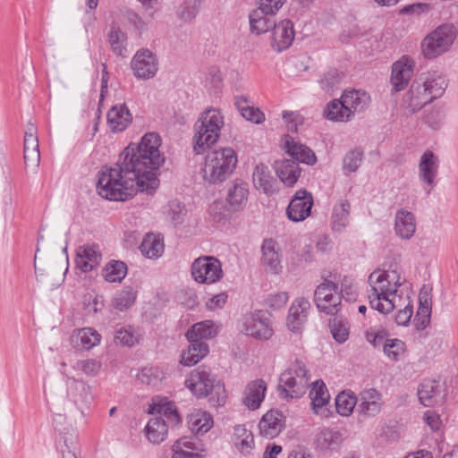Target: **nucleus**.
Wrapping results in <instances>:
<instances>
[{"mask_svg":"<svg viewBox=\"0 0 458 458\" xmlns=\"http://www.w3.org/2000/svg\"><path fill=\"white\" fill-rule=\"evenodd\" d=\"M253 183L258 190H261L266 195L271 196L277 191L276 180L271 175L269 168L264 164L255 166Z\"/></svg>","mask_w":458,"mask_h":458,"instance_id":"nucleus-24","label":"nucleus"},{"mask_svg":"<svg viewBox=\"0 0 458 458\" xmlns=\"http://www.w3.org/2000/svg\"><path fill=\"white\" fill-rule=\"evenodd\" d=\"M313 206L312 194L301 189L292 197L286 208L287 217L293 222H301L310 216Z\"/></svg>","mask_w":458,"mask_h":458,"instance_id":"nucleus-11","label":"nucleus"},{"mask_svg":"<svg viewBox=\"0 0 458 458\" xmlns=\"http://www.w3.org/2000/svg\"><path fill=\"white\" fill-rule=\"evenodd\" d=\"M415 61L409 55H403L392 64L391 85L393 91L403 90L409 84L414 72Z\"/></svg>","mask_w":458,"mask_h":458,"instance_id":"nucleus-12","label":"nucleus"},{"mask_svg":"<svg viewBox=\"0 0 458 458\" xmlns=\"http://www.w3.org/2000/svg\"><path fill=\"white\" fill-rule=\"evenodd\" d=\"M74 337L77 346L85 350H90L98 345L101 340L100 334L91 327L79 329Z\"/></svg>","mask_w":458,"mask_h":458,"instance_id":"nucleus-45","label":"nucleus"},{"mask_svg":"<svg viewBox=\"0 0 458 458\" xmlns=\"http://www.w3.org/2000/svg\"><path fill=\"white\" fill-rule=\"evenodd\" d=\"M195 135L193 138V150L197 155L206 152L213 144H215L220 134L217 133L213 139H208L211 135L208 128H194Z\"/></svg>","mask_w":458,"mask_h":458,"instance_id":"nucleus-46","label":"nucleus"},{"mask_svg":"<svg viewBox=\"0 0 458 458\" xmlns=\"http://www.w3.org/2000/svg\"><path fill=\"white\" fill-rule=\"evenodd\" d=\"M439 167V159L432 150H426L420 157L418 165L420 180L430 187L427 191L430 192L435 184Z\"/></svg>","mask_w":458,"mask_h":458,"instance_id":"nucleus-20","label":"nucleus"},{"mask_svg":"<svg viewBox=\"0 0 458 458\" xmlns=\"http://www.w3.org/2000/svg\"><path fill=\"white\" fill-rule=\"evenodd\" d=\"M324 117L333 122H347L352 118L351 111L346 107L343 98L330 101L324 109Z\"/></svg>","mask_w":458,"mask_h":458,"instance_id":"nucleus-35","label":"nucleus"},{"mask_svg":"<svg viewBox=\"0 0 458 458\" xmlns=\"http://www.w3.org/2000/svg\"><path fill=\"white\" fill-rule=\"evenodd\" d=\"M418 395L424 406L432 407L441 404L446 394L439 380L426 378L419 386Z\"/></svg>","mask_w":458,"mask_h":458,"instance_id":"nucleus-15","label":"nucleus"},{"mask_svg":"<svg viewBox=\"0 0 458 458\" xmlns=\"http://www.w3.org/2000/svg\"><path fill=\"white\" fill-rule=\"evenodd\" d=\"M358 404V396L352 391H343L335 398V408L341 416H349Z\"/></svg>","mask_w":458,"mask_h":458,"instance_id":"nucleus-47","label":"nucleus"},{"mask_svg":"<svg viewBox=\"0 0 458 458\" xmlns=\"http://www.w3.org/2000/svg\"><path fill=\"white\" fill-rule=\"evenodd\" d=\"M445 114L441 107L434 106L425 116V123L433 129H438L444 123Z\"/></svg>","mask_w":458,"mask_h":458,"instance_id":"nucleus-61","label":"nucleus"},{"mask_svg":"<svg viewBox=\"0 0 458 458\" xmlns=\"http://www.w3.org/2000/svg\"><path fill=\"white\" fill-rule=\"evenodd\" d=\"M75 369L82 370L88 376H96L101 369V363L96 360L89 359L78 360Z\"/></svg>","mask_w":458,"mask_h":458,"instance_id":"nucleus-63","label":"nucleus"},{"mask_svg":"<svg viewBox=\"0 0 458 458\" xmlns=\"http://www.w3.org/2000/svg\"><path fill=\"white\" fill-rule=\"evenodd\" d=\"M114 342L116 344L131 347L138 342V339L131 327H121L115 332Z\"/></svg>","mask_w":458,"mask_h":458,"instance_id":"nucleus-60","label":"nucleus"},{"mask_svg":"<svg viewBox=\"0 0 458 458\" xmlns=\"http://www.w3.org/2000/svg\"><path fill=\"white\" fill-rule=\"evenodd\" d=\"M341 97L346 107L351 111L352 117L355 113L366 110L370 103V96L363 90L345 89Z\"/></svg>","mask_w":458,"mask_h":458,"instance_id":"nucleus-27","label":"nucleus"},{"mask_svg":"<svg viewBox=\"0 0 458 458\" xmlns=\"http://www.w3.org/2000/svg\"><path fill=\"white\" fill-rule=\"evenodd\" d=\"M237 162V155L231 148L209 152L202 169L204 181L212 184L225 182L234 171Z\"/></svg>","mask_w":458,"mask_h":458,"instance_id":"nucleus-3","label":"nucleus"},{"mask_svg":"<svg viewBox=\"0 0 458 458\" xmlns=\"http://www.w3.org/2000/svg\"><path fill=\"white\" fill-rule=\"evenodd\" d=\"M310 398L316 414H318L319 411H324L323 408L328 403L330 396L323 381L317 380L313 383L310 391Z\"/></svg>","mask_w":458,"mask_h":458,"instance_id":"nucleus-42","label":"nucleus"},{"mask_svg":"<svg viewBox=\"0 0 458 458\" xmlns=\"http://www.w3.org/2000/svg\"><path fill=\"white\" fill-rule=\"evenodd\" d=\"M244 333L257 340H268L273 335L270 315L263 310H256L244 319Z\"/></svg>","mask_w":458,"mask_h":458,"instance_id":"nucleus-10","label":"nucleus"},{"mask_svg":"<svg viewBox=\"0 0 458 458\" xmlns=\"http://www.w3.org/2000/svg\"><path fill=\"white\" fill-rule=\"evenodd\" d=\"M274 167L281 182L288 187L293 186L301 175L299 164L292 159L277 160Z\"/></svg>","mask_w":458,"mask_h":458,"instance_id":"nucleus-26","label":"nucleus"},{"mask_svg":"<svg viewBox=\"0 0 458 458\" xmlns=\"http://www.w3.org/2000/svg\"><path fill=\"white\" fill-rule=\"evenodd\" d=\"M394 231L401 239L410 240L416 232L415 216L403 208L397 210L394 217Z\"/></svg>","mask_w":458,"mask_h":458,"instance_id":"nucleus-23","label":"nucleus"},{"mask_svg":"<svg viewBox=\"0 0 458 458\" xmlns=\"http://www.w3.org/2000/svg\"><path fill=\"white\" fill-rule=\"evenodd\" d=\"M456 38L457 30L453 24H441L422 39L421 54L426 59H436L451 49Z\"/></svg>","mask_w":458,"mask_h":458,"instance_id":"nucleus-6","label":"nucleus"},{"mask_svg":"<svg viewBox=\"0 0 458 458\" xmlns=\"http://www.w3.org/2000/svg\"><path fill=\"white\" fill-rule=\"evenodd\" d=\"M200 0H188L182 4L177 11L178 16L184 21L193 20L199 13Z\"/></svg>","mask_w":458,"mask_h":458,"instance_id":"nucleus-56","label":"nucleus"},{"mask_svg":"<svg viewBox=\"0 0 458 458\" xmlns=\"http://www.w3.org/2000/svg\"><path fill=\"white\" fill-rule=\"evenodd\" d=\"M339 284L326 277L314 292V302L318 310L327 315L335 316L342 308L341 296L338 293Z\"/></svg>","mask_w":458,"mask_h":458,"instance_id":"nucleus-8","label":"nucleus"},{"mask_svg":"<svg viewBox=\"0 0 458 458\" xmlns=\"http://www.w3.org/2000/svg\"><path fill=\"white\" fill-rule=\"evenodd\" d=\"M294 29L292 21L286 19L276 23L273 28L271 47L277 53L288 49L294 39Z\"/></svg>","mask_w":458,"mask_h":458,"instance_id":"nucleus-17","label":"nucleus"},{"mask_svg":"<svg viewBox=\"0 0 458 458\" xmlns=\"http://www.w3.org/2000/svg\"><path fill=\"white\" fill-rule=\"evenodd\" d=\"M142 255L148 259H157L164 252L163 239L154 233H147L140 246Z\"/></svg>","mask_w":458,"mask_h":458,"instance_id":"nucleus-41","label":"nucleus"},{"mask_svg":"<svg viewBox=\"0 0 458 458\" xmlns=\"http://www.w3.org/2000/svg\"><path fill=\"white\" fill-rule=\"evenodd\" d=\"M266 390L267 386L263 379H256L250 382L243 393V404L252 411L258 409L265 398Z\"/></svg>","mask_w":458,"mask_h":458,"instance_id":"nucleus-25","label":"nucleus"},{"mask_svg":"<svg viewBox=\"0 0 458 458\" xmlns=\"http://www.w3.org/2000/svg\"><path fill=\"white\" fill-rule=\"evenodd\" d=\"M379 272L384 276V279L386 280V284H391L396 294H399V288L406 283L405 277L403 276L396 269Z\"/></svg>","mask_w":458,"mask_h":458,"instance_id":"nucleus-62","label":"nucleus"},{"mask_svg":"<svg viewBox=\"0 0 458 458\" xmlns=\"http://www.w3.org/2000/svg\"><path fill=\"white\" fill-rule=\"evenodd\" d=\"M310 308L309 300L303 297L295 299L287 316V327L293 333H299L307 321L308 311Z\"/></svg>","mask_w":458,"mask_h":458,"instance_id":"nucleus-21","label":"nucleus"},{"mask_svg":"<svg viewBox=\"0 0 458 458\" xmlns=\"http://www.w3.org/2000/svg\"><path fill=\"white\" fill-rule=\"evenodd\" d=\"M406 350L405 343L400 339L389 338L384 344L383 352L391 360L398 361Z\"/></svg>","mask_w":458,"mask_h":458,"instance_id":"nucleus-52","label":"nucleus"},{"mask_svg":"<svg viewBox=\"0 0 458 458\" xmlns=\"http://www.w3.org/2000/svg\"><path fill=\"white\" fill-rule=\"evenodd\" d=\"M261 264L266 270L274 275L282 272L283 266L281 264L280 248L277 242L269 238L263 241L261 246Z\"/></svg>","mask_w":458,"mask_h":458,"instance_id":"nucleus-22","label":"nucleus"},{"mask_svg":"<svg viewBox=\"0 0 458 458\" xmlns=\"http://www.w3.org/2000/svg\"><path fill=\"white\" fill-rule=\"evenodd\" d=\"M343 442V435L338 430L324 428L317 436L316 443L321 450L335 451L339 449Z\"/></svg>","mask_w":458,"mask_h":458,"instance_id":"nucleus-36","label":"nucleus"},{"mask_svg":"<svg viewBox=\"0 0 458 458\" xmlns=\"http://www.w3.org/2000/svg\"><path fill=\"white\" fill-rule=\"evenodd\" d=\"M164 377L163 371L158 367L143 368L138 374V378L148 386L158 385Z\"/></svg>","mask_w":458,"mask_h":458,"instance_id":"nucleus-54","label":"nucleus"},{"mask_svg":"<svg viewBox=\"0 0 458 458\" xmlns=\"http://www.w3.org/2000/svg\"><path fill=\"white\" fill-rule=\"evenodd\" d=\"M152 409L157 411V413L160 415L159 417L164 416L168 423L172 425H177L181 422V417L174 402L165 400L158 404H155Z\"/></svg>","mask_w":458,"mask_h":458,"instance_id":"nucleus-51","label":"nucleus"},{"mask_svg":"<svg viewBox=\"0 0 458 458\" xmlns=\"http://www.w3.org/2000/svg\"><path fill=\"white\" fill-rule=\"evenodd\" d=\"M285 150L292 157V160L312 165L317 162L315 153L307 146L295 142L293 139H287L285 141Z\"/></svg>","mask_w":458,"mask_h":458,"instance_id":"nucleus-29","label":"nucleus"},{"mask_svg":"<svg viewBox=\"0 0 458 458\" xmlns=\"http://www.w3.org/2000/svg\"><path fill=\"white\" fill-rule=\"evenodd\" d=\"M107 42L115 55H125L127 36L117 25L111 26L107 33Z\"/></svg>","mask_w":458,"mask_h":458,"instance_id":"nucleus-43","label":"nucleus"},{"mask_svg":"<svg viewBox=\"0 0 458 458\" xmlns=\"http://www.w3.org/2000/svg\"><path fill=\"white\" fill-rule=\"evenodd\" d=\"M340 81L341 77L338 71L331 69L323 74L319 84L326 92L333 94L335 89L338 87Z\"/></svg>","mask_w":458,"mask_h":458,"instance_id":"nucleus-58","label":"nucleus"},{"mask_svg":"<svg viewBox=\"0 0 458 458\" xmlns=\"http://www.w3.org/2000/svg\"><path fill=\"white\" fill-rule=\"evenodd\" d=\"M136 298L137 291L127 286L115 293L112 300V305L115 310L123 311L134 304Z\"/></svg>","mask_w":458,"mask_h":458,"instance_id":"nucleus-48","label":"nucleus"},{"mask_svg":"<svg viewBox=\"0 0 458 458\" xmlns=\"http://www.w3.org/2000/svg\"><path fill=\"white\" fill-rule=\"evenodd\" d=\"M127 265L121 260L109 261L103 269V276L110 283H120L127 275Z\"/></svg>","mask_w":458,"mask_h":458,"instance_id":"nucleus-44","label":"nucleus"},{"mask_svg":"<svg viewBox=\"0 0 458 458\" xmlns=\"http://www.w3.org/2000/svg\"><path fill=\"white\" fill-rule=\"evenodd\" d=\"M274 15L265 14L264 11L257 8L249 14L250 31L256 35H261L273 29L276 22L271 17Z\"/></svg>","mask_w":458,"mask_h":458,"instance_id":"nucleus-33","label":"nucleus"},{"mask_svg":"<svg viewBox=\"0 0 458 458\" xmlns=\"http://www.w3.org/2000/svg\"><path fill=\"white\" fill-rule=\"evenodd\" d=\"M382 394L375 388L362 390L358 396L357 412L363 419L377 416L382 410Z\"/></svg>","mask_w":458,"mask_h":458,"instance_id":"nucleus-14","label":"nucleus"},{"mask_svg":"<svg viewBox=\"0 0 458 458\" xmlns=\"http://www.w3.org/2000/svg\"><path fill=\"white\" fill-rule=\"evenodd\" d=\"M185 386L197 397L214 394L218 405H223L225 402V386L211 373L209 368L200 366L191 370L185 379Z\"/></svg>","mask_w":458,"mask_h":458,"instance_id":"nucleus-4","label":"nucleus"},{"mask_svg":"<svg viewBox=\"0 0 458 458\" xmlns=\"http://www.w3.org/2000/svg\"><path fill=\"white\" fill-rule=\"evenodd\" d=\"M188 426L192 433L204 434L212 428L213 419L208 412L197 411L189 415Z\"/></svg>","mask_w":458,"mask_h":458,"instance_id":"nucleus-40","label":"nucleus"},{"mask_svg":"<svg viewBox=\"0 0 458 458\" xmlns=\"http://www.w3.org/2000/svg\"><path fill=\"white\" fill-rule=\"evenodd\" d=\"M384 276L379 271H374L369 276L370 291L368 299L370 307L383 314H387L397 307V301H402L401 294H396L391 284H386Z\"/></svg>","mask_w":458,"mask_h":458,"instance_id":"nucleus-5","label":"nucleus"},{"mask_svg":"<svg viewBox=\"0 0 458 458\" xmlns=\"http://www.w3.org/2000/svg\"><path fill=\"white\" fill-rule=\"evenodd\" d=\"M132 115L125 104L114 106L107 113V123L113 131H123L131 123Z\"/></svg>","mask_w":458,"mask_h":458,"instance_id":"nucleus-28","label":"nucleus"},{"mask_svg":"<svg viewBox=\"0 0 458 458\" xmlns=\"http://www.w3.org/2000/svg\"><path fill=\"white\" fill-rule=\"evenodd\" d=\"M218 334V327L212 320L195 323L186 333L190 343H203V339H211Z\"/></svg>","mask_w":458,"mask_h":458,"instance_id":"nucleus-31","label":"nucleus"},{"mask_svg":"<svg viewBox=\"0 0 458 458\" xmlns=\"http://www.w3.org/2000/svg\"><path fill=\"white\" fill-rule=\"evenodd\" d=\"M248 102L245 96L234 98V105L244 119L257 124L263 123L265 121L264 113L257 107L248 106Z\"/></svg>","mask_w":458,"mask_h":458,"instance_id":"nucleus-38","label":"nucleus"},{"mask_svg":"<svg viewBox=\"0 0 458 458\" xmlns=\"http://www.w3.org/2000/svg\"><path fill=\"white\" fill-rule=\"evenodd\" d=\"M448 80L437 70L419 74L406 93L405 106L411 113L421 110L427 105L440 98L445 92Z\"/></svg>","mask_w":458,"mask_h":458,"instance_id":"nucleus-2","label":"nucleus"},{"mask_svg":"<svg viewBox=\"0 0 458 458\" xmlns=\"http://www.w3.org/2000/svg\"><path fill=\"white\" fill-rule=\"evenodd\" d=\"M310 386V376L305 364L296 360L295 362L280 376L278 390L282 398H299Z\"/></svg>","mask_w":458,"mask_h":458,"instance_id":"nucleus-7","label":"nucleus"},{"mask_svg":"<svg viewBox=\"0 0 458 458\" xmlns=\"http://www.w3.org/2000/svg\"><path fill=\"white\" fill-rule=\"evenodd\" d=\"M23 151H39V144L38 138V129L32 123H28L24 134Z\"/></svg>","mask_w":458,"mask_h":458,"instance_id":"nucleus-57","label":"nucleus"},{"mask_svg":"<svg viewBox=\"0 0 458 458\" xmlns=\"http://www.w3.org/2000/svg\"><path fill=\"white\" fill-rule=\"evenodd\" d=\"M351 204L347 199H341L334 206L331 224L332 229L335 232H341L349 225Z\"/></svg>","mask_w":458,"mask_h":458,"instance_id":"nucleus-37","label":"nucleus"},{"mask_svg":"<svg viewBox=\"0 0 458 458\" xmlns=\"http://www.w3.org/2000/svg\"><path fill=\"white\" fill-rule=\"evenodd\" d=\"M235 445L242 453H249L254 445L253 435L244 426L237 425L233 432Z\"/></svg>","mask_w":458,"mask_h":458,"instance_id":"nucleus-49","label":"nucleus"},{"mask_svg":"<svg viewBox=\"0 0 458 458\" xmlns=\"http://www.w3.org/2000/svg\"><path fill=\"white\" fill-rule=\"evenodd\" d=\"M208 344L206 343H191L188 349L182 353L181 362L184 366H193L208 355Z\"/></svg>","mask_w":458,"mask_h":458,"instance_id":"nucleus-39","label":"nucleus"},{"mask_svg":"<svg viewBox=\"0 0 458 458\" xmlns=\"http://www.w3.org/2000/svg\"><path fill=\"white\" fill-rule=\"evenodd\" d=\"M145 431L148 439L158 445L166 438L168 425L163 417H153L147 423Z\"/></svg>","mask_w":458,"mask_h":458,"instance_id":"nucleus-34","label":"nucleus"},{"mask_svg":"<svg viewBox=\"0 0 458 458\" xmlns=\"http://www.w3.org/2000/svg\"><path fill=\"white\" fill-rule=\"evenodd\" d=\"M363 158V152L360 149L355 148L346 153L344 157L343 172L348 175L354 173L360 167Z\"/></svg>","mask_w":458,"mask_h":458,"instance_id":"nucleus-53","label":"nucleus"},{"mask_svg":"<svg viewBox=\"0 0 458 458\" xmlns=\"http://www.w3.org/2000/svg\"><path fill=\"white\" fill-rule=\"evenodd\" d=\"M135 77L142 80L153 78L158 70V61L148 49L139 50L131 63Z\"/></svg>","mask_w":458,"mask_h":458,"instance_id":"nucleus-13","label":"nucleus"},{"mask_svg":"<svg viewBox=\"0 0 458 458\" xmlns=\"http://www.w3.org/2000/svg\"><path fill=\"white\" fill-rule=\"evenodd\" d=\"M284 427L285 417L277 410L268 411L259 422L260 436L268 439L276 437Z\"/></svg>","mask_w":458,"mask_h":458,"instance_id":"nucleus-18","label":"nucleus"},{"mask_svg":"<svg viewBox=\"0 0 458 458\" xmlns=\"http://www.w3.org/2000/svg\"><path fill=\"white\" fill-rule=\"evenodd\" d=\"M287 0H257L259 9L264 11L265 14L276 15Z\"/></svg>","mask_w":458,"mask_h":458,"instance_id":"nucleus-64","label":"nucleus"},{"mask_svg":"<svg viewBox=\"0 0 458 458\" xmlns=\"http://www.w3.org/2000/svg\"><path fill=\"white\" fill-rule=\"evenodd\" d=\"M248 195V183L241 179H236L228 188L226 200L232 209L238 210L246 204Z\"/></svg>","mask_w":458,"mask_h":458,"instance_id":"nucleus-32","label":"nucleus"},{"mask_svg":"<svg viewBox=\"0 0 458 458\" xmlns=\"http://www.w3.org/2000/svg\"><path fill=\"white\" fill-rule=\"evenodd\" d=\"M160 146V136L148 132L138 145L126 147L114 166L98 173V193L113 201H124L138 191L152 193L159 184L157 171L165 162Z\"/></svg>","mask_w":458,"mask_h":458,"instance_id":"nucleus-1","label":"nucleus"},{"mask_svg":"<svg viewBox=\"0 0 458 458\" xmlns=\"http://www.w3.org/2000/svg\"><path fill=\"white\" fill-rule=\"evenodd\" d=\"M191 273L193 280L202 284H215L224 276L222 263L214 256H200L194 259Z\"/></svg>","mask_w":458,"mask_h":458,"instance_id":"nucleus-9","label":"nucleus"},{"mask_svg":"<svg viewBox=\"0 0 458 458\" xmlns=\"http://www.w3.org/2000/svg\"><path fill=\"white\" fill-rule=\"evenodd\" d=\"M338 293L341 296V300L344 299L348 302L355 301L358 296L357 288L353 284L352 280L347 276L340 281Z\"/></svg>","mask_w":458,"mask_h":458,"instance_id":"nucleus-59","label":"nucleus"},{"mask_svg":"<svg viewBox=\"0 0 458 458\" xmlns=\"http://www.w3.org/2000/svg\"><path fill=\"white\" fill-rule=\"evenodd\" d=\"M403 301V304L397 303L398 306L394 308H399L398 312L395 315V322L399 326L406 327L411 321L413 313V306L409 296H406Z\"/></svg>","mask_w":458,"mask_h":458,"instance_id":"nucleus-55","label":"nucleus"},{"mask_svg":"<svg viewBox=\"0 0 458 458\" xmlns=\"http://www.w3.org/2000/svg\"><path fill=\"white\" fill-rule=\"evenodd\" d=\"M102 259L100 248L96 243H86L78 247L76 251V267L82 272L92 271Z\"/></svg>","mask_w":458,"mask_h":458,"instance_id":"nucleus-16","label":"nucleus"},{"mask_svg":"<svg viewBox=\"0 0 458 458\" xmlns=\"http://www.w3.org/2000/svg\"><path fill=\"white\" fill-rule=\"evenodd\" d=\"M329 328L333 338L339 344L347 341L350 335V326L346 319L334 318L329 321Z\"/></svg>","mask_w":458,"mask_h":458,"instance_id":"nucleus-50","label":"nucleus"},{"mask_svg":"<svg viewBox=\"0 0 458 458\" xmlns=\"http://www.w3.org/2000/svg\"><path fill=\"white\" fill-rule=\"evenodd\" d=\"M224 125V117L218 109H208L204 112L200 118L195 123L194 128H208L211 135L208 139H213L217 133L220 134Z\"/></svg>","mask_w":458,"mask_h":458,"instance_id":"nucleus-30","label":"nucleus"},{"mask_svg":"<svg viewBox=\"0 0 458 458\" xmlns=\"http://www.w3.org/2000/svg\"><path fill=\"white\" fill-rule=\"evenodd\" d=\"M68 394L80 408H87L93 401L90 386L83 380L65 375Z\"/></svg>","mask_w":458,"mask_h":458,"instance_id":"nucleus-19","label":"nucleus"}]
</instances>
